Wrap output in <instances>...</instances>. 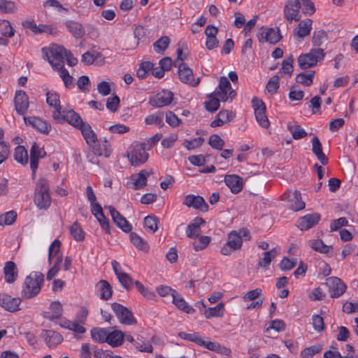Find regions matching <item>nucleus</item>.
Here are the masks:
<instances>
[{"label":"nucleus","mask_w":358,"mask_h":358,"mask_svg":"<svg viewBox=\"0 0 358 358\" xmlns=\"http://www.w3.org/2000/svg\"><path fill=\"white\" fill-rule=\"evenodd\" d=\"M34 202L40 210H47L51 204L50 186L47 179L40 178L36 185Z\"/></svg>","instance_id":"f257e3e1"},{"label":"nucleus","mask_w":358,"mask_h":358,"mask_svg":"<svg viewBox=\"0 0 358 358\" xmlns=\"http://www.w3.org/2000/svg\"><path fill=\"white\" fill-rule=\"evenodd\" d=\"M44 282V275L41 272L31 273L24 280L22 291V296L31 299L36 296L41 291Z\"/></svg>","instance_id":"f03ea898"},{"label":"nucleus","mask_w":358,"mask_h":358,"mask_svg":"<svg viewBox=\"0 0 358 358\" xmlns=\"http://www.w3.org/2000/svg\"><path fill=\"white\" fill-rule=\"evenodd\" d=\"M65 48L62 45H53L50 48H43L42 53L52 67L59 71L64 68Z\"/></svg>","instance_id":"7ed1b4c3"},{"label":"nucleus","mask_w":358,"mask_h":358,"mask_svg":"<svg viewBox=\"0 0 358 358\" xmlns=\"http://www.w3.org/2000/svg\"><path fill=\"white\" fill-rule=\"evenodd\" d=\"M324 57L323 49H312L308 53L301 55L298 57L299 66L301 69H307L315 66Z\"/></svg>","instance_id":"20e7f679"},{"label":"nucleus","mask_w":358,"mask_h":358,"mask_svg":"<svg viewBox=\"0 0 358 358\" xmlns=\"http://www.w3.org/2000/svg\"><path fill=\"white\" fill-rule=\"evenodd\" d=\"M178 336L183 340L193 342L196 345L201 347H204L209 350L220 352V345L218 343L205 341L198 332L188 334L181 331L178 333Z\"/></svg>","instance_id":"39448f33"},{"label":"nucleus","mask_w":358,"mask_h":358,"mask_svg":"<svg viewBox=\"0 0 358 358\" xmlns=\"http://www.w3.org/2000/svg\"><path fill=\"white\" fill-rule=\"evenodd\" d=\"M52 118L58 123L66 121L74 127L78 128L83 121L78 113L73 110H60L52 113Z\"/></svg>","instance_id":"423d86ee"},{"label":"nucleus","mask_w":358,"mask_h":358,"mask_svg":"<svg viewBox=\"0 0 358 358\" xmlns=\"http://www.w3.org/2000/svg\"><path fill=\"white\" fill-rule=\"evenodd\" d=\"M148 154L145 151V143H136L133 145V150L128 153L127 157L134 166H138L145 163L148 159Z\"/></svg>","instance_id":"0eeeda50"},{"label":"nucleus","mask_w":358,"mask_h":358,"mask_svg":"<svg viewBox=\"0 0 358 358\" xmlns=\"http://www.w3.org/2000/svg\"><path fill=\"white\" fill-rule=\"evenodd\" d=\"M282 201H287L289 203V208L294 211H299L305 208L306 204L302 201L301 192L298 190L287 191L281 195Z\"/></svg>","instance_id":"6e6552de"},{"label":"nucleus","mask_w":358,"mask_h":358,"mask_svg":"<svg viewBox=\"0 0 358 358\" xmlns=\"http://www.w3.org/2000/svg\"><path fill=\"white\" fill-rule=\"evenodd\" d=\"M215 95L223 102L228 101V99L231 101L236 96V91L232 89L231 85L227 77L222 76L220 78L218 90L215 92Z\"/></svg>","instance_id":"1a4fd4ad"},{"label":"nucleus","mask_w":358,"mask_h":358,"mask_svg":"<svg viewBox=\"0 0 358 358\" xmlns=\"http://www.w3.org/2000/svg\"><path fill=\"white\" fill-rule=\"evenodd\" d=\"M111 308L121 324L134 325L137 323L133 313L127 308L117 303H112Z\"/></svg>","instance_id":"9d476101"},{"label":"nucleus","mask_w":358,"mask_h":358,"mask_svg":"<svg viewBox=\"0 0 358 358\" xmlns=\"http://www.w3.org/2000/svg\"><path fill=\"white\" fill-rule=\"evenodd\" d=\"M243 243L242 238L236 231H232L228 234L227 243L221 248V253L227 256L231 255L234 250L241 248Z\"/></svg>","instance_id":"9b49d317"},{"label":"nucleus","mask_w":358,"mask_h":358,"mask_svg":"<svg viewBox=\"0 0 358 358\" xmlns=\"http://www.w3.org/2000/svg\"><path fill=\"white\" fill-rule=\"evenodd\" d=\"M178 78L180 80L185 84H188L192 87H196L200 83V78L194 79L192 70L184 62L178 64Z\"/></svg>","instance_id":"f8f14e48"},{"label":"nucleus","mask_w":358,"mask_h":358,"mask_svg":"<svg viewBox=\"0 0 358 358\" xmlns=\"http://www.w3.org/2000/svg\"><path fill=\"white\" fill-rule=\"evenodd\" d=\"M111 265L122 286L127 290L131 289L134 284L132 278L129 274L122 271L120 263L116 260H113Z\"/></svg>","instance_id":"ddd939ff"},{"label":"nucleus","mask_w":358,"mask_h":358,"mask_svg":"<svg viewBox=\"0 0 358 358\" xmlns=\"http://www.w3.org/2000/svg\"><path fill=\"white\" fill-rule=\"evenodd\" d=\"M326 283L329 288L330 296L331 298L341 296L344 294L347 288L344 282L337 277L328 278Z\"/></svg>","instance_id":"4468645a"},{"label":"nucleus","mask_w":358,"mask_h":358,"mask_svg":"<svg viewBox=\"0 0 358 358\" xmlns=\"http://www.w3.org/2000/svg\"><path fill=\"white\" fill-rule=\"evenodd\" d=\"M301 3L299 0H289L284 8L285 17L289 22L292 20L299 21V9Z\"/></svg>","instance_id":"2eb2a0df"},{"label":"nucleus","mask_w":358,"mask_h":358,"mask_svg":"<svg viewBox=\"0 0 358 358\" xmlns=\"http://www.w3.org/2000/svg\"><path fill=\"white\" fill-rule=\"evenodd\" d=\"M173 99V94L170 91L163 90L152 96L149 100V103L156 108H161L169 105Z\"/></svg>","instance_id":"dca6fc26"},{"label":"nucleus","mask_w":358,"mask_h":358,"mask_svg":"<svg viewBox=\"0 0 358 358\" xmlns=\"http://www.w3.org/2000/svg\"><path fill=\"white\" fill-rule=\"evenodd\" d=\"M321 215L317 213L307 214L298 219L297 227L301 231L308 230L315 226L320 220Z\"/></svg>","instance_id":"f3484780"},{"label":"nucleus","mask_w":358,"mask_h":358,"mask_svg":"<svg viewBox=\"0 0 358 358\" xmlns=\"http://www.w3.org/2000/svg\"><path fill=\"white\" fill-rule=\"evenodd\" d=\"M260 43L267 42L271 44H275L282 38L280 29L278 28H268L262 29L258 35Z\"/></svg>","instance_id":"a211bd4d"},{"label":"nucleus","mask_w":358,"mask_h":358,"mask_svg":"<svg viewBox=\"0 0 358 358\" xmlns=\"http://www.w3.org/2000/svg\"><path fill=\"white\" fill-rule=\"evenodd\" d=\"M106 208L108 209L113 221L117 227L126 233H129L131 231V224L114 207L109 206Z\"/></svg>","instance_id":"6ab92c4d"},{"label":"nucleus","mask_w":358,"mask_h":358,"mask_svg":"<svg viewBox=\"0 0 358 358\" xmlns=\"http://www.w3.org/2000/svg\"><path fill=\"white\" fill-rule=\"evenodd\" d=\"M182 203L189 208L192 207L202 212H206L208 208V204L202 196L194 194L185 196Z\"/></svg>","instance_id":"aec40b11"},{"label":"nucleus","mask_w":358,"mask_h":358,"mask_svg":"<svg viewBox=\"0 0 358 358\" xmlns=\"http://www.w3.org/2000/svg\"><path fill=\"white\" fill-rule=\"evenodd\" d=\"M224 182L234 194L239 193L243 187V180L238 175L232 174L226 176Z\"/></svg>","instance_id":"412c9836"},{"label":"nucleus","mask_w":358,"mask_h":358,"mask_svg":"<svg viewBox=\"0 0 358 358\" xmlns=\"http://www.w3.org/2000/svg\"><path fill=\"white\" fill-rule=\"evenodd\" d=\"M203 224H205L203 219L199 217H195L192 222L188 224L186 228L187 236L192 239L199 237L201 234V225Z\"/></svg>","instance_id":"4be33fe9"},{"label":"nucleus","mask_w":358,"mask_h":358,"mask_svg":"<svg viewBox=\"0 0 358 358\" xmlns=\"http://www.w3.org/2000/svg\"><path fill=\"white\" fill-rule=\"evenodd\" d=\"M20 301L19 298H12L8 294H0V306L8 311L17 310Z\"/></svg>","instance_id":"5701e85b"},{"label":"nucleus","mask_w":358,"mask_h":358,"mask_svg":"<svg viewBox=\"0 0 358 358\" xmlns=\"http://www.w3.org/2000/svg\"><path fill=\"white\" fill-rule=\"evenodd\" d=\"M24 121L27 124L32 126L34 128L38 130L40 132L48 134L51 129V126L45 121L36 117H24Z\"/></svg>","instance_id":"b1692460"},{"label":"nucleus","mask_w":358,"mask_h":358,"mask_svg":"<svg viewBox=\"0 0 358 358\" xmlns=\"http://www.w3.org/2000/svg\"><path fill=\"white\" fill-rule=\"evenodd\" d=\"M15 106L17 113L23 115L29 106L28 96L24 92L19 91L15 97Z\"/></svg>","instance_id":"393cba45"},{"label":"nucleus","mask_w":358,"mask_h":358,"mask_svg":"<svg viewBox=\"0 0 358 358\" xmlns=\"http://www.w3.org/2000/svg\"><path fill=\"white\" fill-rule=\"evenodd\" d=\"M3 274L7 283H13L18 275L16 264L12 261L6 262L3 268Z\"/></svg>","instance_id":"a878e982"},{"label":"nucleus","mask_w":358,"mask_h":358,"mask_svg":"<svg viewBox=\"0 0 358 358\" xmlns=\"http://www.w3.org/2000/svg\"><path fill=\"white\" fill-rule=\"evenodd\" d=\"M312 151L322 165L328 164V158L323 152L322 145L317 136H314L311 141Z\"/></svg>","instance_id":"bb28decb"},{"label":"nucleus","mask_w":358,"mask_h":358,"mask_svg":"<svg viewBox=\"0 0 358 358\" xmlns=\"http://www.w3.org/2000/svg\"><path fill=\"white\" fill-rule=\"evenodd\" d=\"M173 303L178 309L187 314H192L195 312L194 308L189 305L177 291L173 292Z\"/></svg>","instance_id":"cd10ccee"},{"label":"nucleus","mask_w":358,"mask_h":358,"mask_svg":"<svg viewBox=\"0 0 358 358\" xmlns=\"http://www.w3.org/2000/svg\"><path fill=\"white\" fill-rule=\"evenodd\" d=\"M78 129L81 131L86 143L89 145H92V143H97L96 135L88 123L83 122L80 125H79Z\"/></svg>","instance_id":"c85d7f7f"},{"label":"nucleus","mask_w":358,"mask_h":358,"mask_svg":"<svg viewBox=\"0 0 358 358\" xmlns=\"http://www.w3.org/2000/svg\"><path fill=\"white\" fill-rule=\"evenodd\" d=\"M65 25L68 31L76 38H80L85 35V29L78 22L67 20Z\"/></svg>","instance_id":"c756f323"},{"label":"nucleus","mask_w":358,"mask_h":358,"mask_svg":"<svg viewBox=\"0 0 358 358\" xmlns=\"http://www.w3.org/2000/svg\"><path fill=\"white\" fill-rule=\"evenodd\" d=\"M124 338V334L119 330L108 331L106 343L113 348L119 347L122 345Z\"/></svg>","instance_id":"7c9ffc66"},{"label":"nucleus","mask_w":358,"mask_h":358,"mask_svg":"<svg viewBox=\"0 0 358 358\" xmlns=\"http://www.w3.org/2000/svg\"><path fill=\"white\" fill-rule=\"evenodd\" d=\"M45 340L49 348H55L63 341L62 336L58 332L47 330L45 331Z\"/></svg>","instance_id":"2f4dec72"},{"label":"nucleus","mask_w":358,"mask_h":358,"mask_svg":"<svg viewBox=\"0 0 358 358\" xmlns=\"http://www.w3.org/2000/svg\"><path fill=\"white\" fill-rule=\"evenodd\" d=\"M313 21L310 19H306L299 22L294 30V34L300 38H303L310 34L312 29Z\"/></svg>","instance_id":"473e14b6"},{"label":"nucleus","mask_w":358,"mask_h":358,"mask_svg":"<svg viewBox=\"0 0 358 358\" xmlns=\"http://www.w3.org/2000/svg\"><path fill=\"white\" fill-rule=\"evenodd\" d=\"M149 175L147 171L142 170L137 175L132 176V180H134L132 183L133 189L137 190L144 187L147 184V178Z\"/></svg>","instance_id":"72a5a7b5"},{"label":"nucleus","mask_w":358,"mask_h":358,"mask_svg":"<svg viewBox=\"0 0 358 358\" xmlns=\"http://www.w3.org/2000/svg\"><path fill=\"white\" fill-rule=\"evenodd\" d=\"M62 306L59 301H54L50 303V312L45 313V317L50 320L59 319L62 315Z\"/></svg>","instance_id":"f704fd0d"},{"label":"nucleus","mask_w":358,"mask_h":358,"mask_svg":"<svg viewBox=\"0 0 358 358\" xmlns=\"http://www.w3.org/2000/svg\"><path fill=\"white\" fill-rule=\"evenodd\" d=\"M287 129L295 140L301 139L308 135L307 132L296 122H289Z\"/></svg>","instance_id":"c9c22d12"},{"label":"nucleus","mask_w":358,"mask_h":358,"mask_svg":"<svg viewBox=\"0 0 358 358\" xmlns=\"http://www.w3.org/2000/svg\"><path fill=\"white\" fill-rule=\"evenodd\" d=\"M91 146L92 148L93 153L99 157L104 155L105 157H109L112 152L110 145H109L106 139H105L104 141L103 148L96 143H92Z\"/></svg>","instance_id":"e433bc0d"},{"label":"nucleus","mask_w":358,"mask_h":358,"mask_svg":"<svg viewBox=\"0 0 358 358\" xmlns=\"http://www.w3.org/2000/svg\"><path fill=\"white\" fill-rule=\"evenodd\" d=\"M96 287L100 291L99 296L103 300L109 299L113 294V289L107 280H101L96 284Z\"/></svg>","instance_id":"4c0bfd02"},{"label":"nucleus","mask_w":358,"mask_h":358,"mask_svg":"<svg viewBox=\"0 0 358 358\" xmlns=\"http://www.w3.org/2000/svg\"><path fill=\"white\" fill-rule=\"evenodd\" d=\"M39 147L34 143L30 150V168L34 174L38 169V161L41 159V156L38 155Z\"/></svg>","instance_id":"58836bf2"},{"label":"nucleus","mask_w":358,"mask_h":358,"mask_svg":"<svg viewBox=\"0 0 358 358\" xmlns=\"http://www.w3.org/2000/svg\"><path fill=\"white\" fill-rule=\"evenodd\" d=\"M108 331L104 328L95 327L91 330V337L96 343H106Z\"/></svg>","instance_id":"ea45409f"},{"label":"nucleus","mask_w":358,"mask_h":358,"mask_svg":"<svg viewBox=\"0 0 358 358\" xmlns=\"http://www.w3.org/2000/svg\"><path fill=\"white\" fill-rule=\"evenodd\" d=\"M224 304L223 302H221L214 307L205 309L203 315L207 319L213 317H222L224 315Z\"/></svg>","instance_id":"a19ab883"},{"label":"nucleus","mask_w":358,"mask_h":358,"mask_svg":"<svg viewBox=\"0 0 358 358\" xmlns=\"http://www.w3.org/2000/svg\"><path fill=\"white\" fill-rule=\"evenodd\" d=\"M278 254L279 252L275 248L264 252L263 253V257L259 259L258 262V266L266 268L270 264L272 259H274Z\"/></svg>","instance_id":"79ce46f5"},{"label":"nucleus","mask_w":358,"mask_h":358,"mask_svg":"<svg viewBox=\"0 0 358 358\" xmlns=\"http://www.w3.org/2000/svg\"><path fill=\"white\" fill-rule=\"evenodd\" d=\"M315 71H310L308 73H301L296 77V81L304 86H310L313 83Z\"/></svg>","instance_id":"37998d69"},{"label":"nucleus","mask_w":358,"mask_h":358,"mask_svg":"<svg viewBox=\"0 0 358 358\" xmlns=\"http://www.w3.org/2000/svg\"><path fill=\"white\" fill-rule=\"evenodd\" d=\"M308 245L314 250L321 253H328L331 246L325 245L322 240L312 239L308 241Z\"/></svg>","instance_id":"c03bdc74"},{"label":"nucleus","mask_w":358,"mask_h":358,"mask_svg":"<svg viewBox=\"0 0 358 358\" xmlns=\"http://www.w3.org/2000/svg\"><path fill=\"white\" fill-rule=\"evenodd\" d=\"M131 242L138 249L143 251H148V245L147 242L143 240L135 232H131L130 235Z\"/></svg>","instance_id":"a18cd8bd"},{"label":"nucleus","mask_w":358,"mask_h":358,"mask_svg":"<svg viewBox=\"0 0 358 358\" xmlns=\"http://www.w3.org/2000/svg\"><path fill=\"white\" fill-rule=\"evenodd\" d=\"M46 102L50 107H53L55 108V111L60 110L62 109L59 96L55 92H47Z\"/></svg>","instance_id":"49530a36"},{"label":"nucleus","mask_w":358,"mask_h":358,"mask_svg":"<svg viewBox=\"0 0 358 358\" xmlns=\"http://www.w3.org/2000/svg\"><path fill=\"white\" fill-rule=\"evenodd\" d=\"M14 158L17 162L22 164H27L28 162L27 150L24 147L18 145L15 150Z\"/></svg>","instance_id":"de8ad7c7"},{"label":"nucleus","mask_w":358,"mask_h":358,"mask_svg":"<svg viewBox=\"0 0 358 358\" xmlns=\"http://www.w3.org/2000/svg\"><path fill=\"white\" fill-rule=\"evenodd\" d=\"M71 235L77 241H82L85 238V233L78 222H75L69 228Z\"/></svg>","instance_id":"09e8293b"},{"label":"nucleus","mask_w":358,"mask_h":358,"mask_svg":"<svg viewBox=\"0 0 358 358\" xmlns=\"http://www.w3.org/2000/svg\"><path fill=\"white\" fill-rule=\"evenodd\" d=\"M0 32L3 36L11 38L14 36L15 30L9 21L3 20H0Z\"/></svg>","instance_id":"8fccbe9b"},{"label":"nucleus","mask_w":358,"mask_h":358,"mask_svg":"<svg viewBox=\"0 0 358 358\" xmlns=\"http://www.w3.org/2000/svg\"><path fill=\"white\" fill-rule=\"evenodd\" d=\"M17 7L15 2L8 0H0V11L4 13H14Z\"/></svg>","instance_id":"3c124183"},{"label":"nucleus","mask_w":358,"mask_h":358,"mask_svg":"<svg viewBox=\"0 0 358 358\" xmlns=\"http://www.w3.org/2000/svg\"><path fill=\"white\" fill-rule=\"evenodd\" d=\"M17 218V213L14 210H10L3 215H0V225L13 224Z\"/></svg>","instance_id":"603ef678"},{"label":"nucleus","mask_w":358,"mask_h":358,"mask_svg":"<svg viewBox=\"0 0 358 358\" xmlns=\"http://www.w3.org/2000/svg\"><path fill=\"white\" fill-rule=\"evenodd\" d=\"M158 222L156 216L148 215L144 218V226L152 232H155L158 229Z\"/></svg>","instance_id":"864d4df0"},{"label":"nucleus","mask_w":358,"mask_h":358,"mask_svg":"<svg viewBox=\"0 0 358 358\" xmlns=\"http://www.w3.org/2000/svg\"><path fill=\"white\" fill-rule=\"evenodd\" d=\"M327 39V34L324 30L316 31L313 33L312 42L314 46H320Z\"/></svg>","instance_id":"5fc2aeb1"},{"label":"nucleus","mask_w":358,"mask_h":358,"mask_svg":"<svg viewBox=\"0 0 358 358\" xmlns=\"http://www.w3.org/2000/svg\"><path fill=\"white\" fill-rule=\"evenodd\" d=\"M293 62H294V57L292 55H289V57H286L282 63V67L280 69V72L283 73L285 74L291 75L293 72Z\"/></svg>","instance_id":"6e6d98bb"},{"label":"nucleus","mask_w":358,"mask_h":358,"mask_svg":"<svg viewBox=\"0 0 358 358\" xmlns=\"http://www.w3.org/2000/svg\"><path fill=\"white\" fill-rule=\"evenodd\" d=\"M210 237L208 236H201L199 240L193 243V248L195 251H199L205 249L210 242Z\"/></svg>","instance_id":"4d7b16f0"},{"label":"nucleus","mask_w":358,"mask_h":358,"mask_svg":"<svg viewBox=\"0 0 358 358\" xmlns=\"http://www.w3.org/2000/svg\"><path fill=\"white\" fill-rule=\"evenodd\" d=\"M134 285H136L138 291L146 299L152 300L156 297L155 292L144 287V285L141 282L136 280L134 282Z\"/></svg>","instance_id":"13d9d810"},{"label":"nucleus","mask_w":358,"mask_h":358,"mask_svg":"<svg viewBox=\"0 0 358 358\" xmlns=\"http://www.w3.org/2000/svg\"><path fill=\"white\" fill-rule=\"evenodd\" d=\"M169 43V38L162 36L154 43V48L157 52H163L168 48Z\"/></svg>","instance_id":"bf43d9fd"},{"label":"nucleus","mask_w":358,"mask_h":358,"mask_svg":"<svg viewBox=\"0 0 358 358\" xmlns=\"http://www.w3.org/2000/svg\"><path fill=\"white\" fill-rule=\"evenodd\" d=\"M164 115L162 113H159L157 114H152L148 115L145 120V122L147 124H155L159 125L160 127L164 126V122H163Z\"/></svg>","instance_id":"052dcab7"},{"label":"nucleus","mask_w":358,"mask_h":358,"mask_svg":"<svg viewBox=\"0 0 358 358\" xmlns=\"http://www.w3.org/2000/svg\"><path fill=\"white\" fill-rule=\"evenodd\" d=\"M101 54L98 52H91L90 51H87L82 56V62L85 65H90L94 63V62L98 59V57H101Z\"/></svg>","instance_id":"680f3d73"},{"label":"nucleus","mask_w":358,"mask_h":358,"mask_svg":"<svg viewBox=\"0 0 358 358\" xmlns=\"http://www.w3.org/2000/svg\"><path fill=\"white\" fill-rule=\"evenodd\" d=\"M252 106L254 108L255 116L266 113V106L264 103L262 101V100L257 97H254L252 100Z\"/></svg>","instance_id":"e2e57ef3"},{"label":"nucleus","mask_w":358,"mask_h":358,"mask_svg":"<svg viewBox=\"0 0 358 358\" xmlns=\"http://www.w3.org/2000/svg\"><path fill=\"white\" fill-rule=\"evenodd\" d=\"M209 145L216 150H221L224 145V141L217 134H213L210 136L208 140Z\"/></svg>","instance_id":"0e129e2a"},{"label":"nucleus","mask_w":358,"mask_h":358,"mask_svg":"<svg viewBox=\"0 0 358 358\" xmlns=\"http://www.w3.org/2000/svg\"><path fill=\"white\" fill-rule=\"evenodd\" d=\"M266 87L268 93L275 94L279 88V77L278 76H273L267 83Z\"/></svg>","instance_id":"69168bd1"},{"label":"nucleus","mask_w":358,"mask_h":358,"mask_svg":"<svg viewBox=\"0 0 358 358\" xmlns=\"http://www.w3.org/2000/svg\"><path fill=\"white\" fill-rule=\"evenodd\" d=\"M322 350L320 345H312L305 348L301 352L302 358H312L315 355L320 352Z\"/></svg>","instance_id":"338daca9"},{"label":"nucleus","mask_w":358,"mask_h":358,"mask_svg":"<svg viewBox=\"0 0 358 358\" xmlns=\"http://www.w3.org/2000/svg\"><path fill=\"white\" fill-rule=\"evenodd\" d=\"M301 8L305 14L313 15L315 12L314 3L310 0H301Z\"/></svg>","instance_id":"774afa93"}]
</instances>
